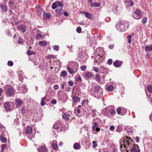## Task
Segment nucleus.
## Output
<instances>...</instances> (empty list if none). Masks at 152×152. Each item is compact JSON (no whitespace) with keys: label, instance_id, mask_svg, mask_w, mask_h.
<instances>
[{"label":"nucleus","instance_id":"1","mask_svg":"<svg viewBox=\"0 0 152 152\" xmlns=\"http://www.w3.org/2000/svg\"><path fill=\"white\" fill-rule=\"evenodd\" d=\"M116 28L118 30L123 31L127 28V26L125 24L124 22H118L116 26Z\"/></svg>","mask_w":152,"mask_h":152},{"label":"nucleus","instance_id":"2","mask_svg":"<svg viewBox=\"0 0 152 152\" xmlns=\"http://www.w3.org/2000/svg\"><path fill=\"white\" fill-rule=\"evenodd\" d=\"M123 140L124 142V144L121 145V148H122L124 147L125 148V150L126 151V152H128V149L127 148V146L128 147L130 148V146L132 144L130 143L129 141L127 140H126L124 139Z\"/></svg>","mask_w":152,"mask_h":152},{"label":"nucleus","instance_id":"3","mask_svg":"<svg viewBox=\"0 0 152 152\" xmlns=\"http://www.w3.org/2000/svg\"><path fill=\"white\" fill-rule=\"evenodd\" d=\"M72 113L71 112L63 113L62 114L63 118L66 120H68L69 117L71 116Z\"/></svg>","mask_w":152,"mask_h":152},{"label":"nucleus","instance_id":"4","mask_svg":"<svg viewBox=\"0 0 152 152\" xmlns=\"http://www.w3.org/2000/svg\"><path fill=\"white\" fill-rule=\"evenodd\" d=\"M138 147L137 146H136L132 144L129 148V150L131 152H139V150L138 149Z\"/></svg>","mask_w":152,"mask_h":152},{"label":"nucleus","instance_id":"5","mask_svg":"<svg viewBox=\"0 0 152 152\" xmlns=\"http://www.w3.org/2000/svg\"><path fill=\"white\" fill-rule=\"evenodd\" d=\"M116 111L118 114H121V115H124L126 113V110L125 109L122 108V109L120 107H119L117 109Z\"/></svg>","mask_w":152,"mask_h":152},{"label":"nucleus","instance_id":"6","mask_svg":"<svg viewBox=\"0 0 152 152\" xmlns=\"http://www.w3.org/2000/svg\"><path fill=\"white\" fill-rule=\"evenodd\" d=\"M133 17L134 18L137 19H139L142 18L141 12L139 10H137L135 11Z\"/></svg>","mask_w":152,"mask_h":152},{"label":"nucleus","instance_id":"7","mask_svg":"<svg viewBox=\"0 0 152 152\" xmlns=\"http://www.w3.org/2000/svg\"><path fill=\"white\" fill-rule=\"evenodd\" d=\"M92 91L93 92L95 93H101L102 90L101 89L100 87L99 86H94V87L92 88ZM98 96V94L97 95Z\"/></svg>","mask_w":152,"mask_h":152},{"label":"nucleus","instance_id":"8","mask_svg":"<svg viewBox=\"0 0 152 152\" xmlns=\"http://www.w3.org/2000/svg\"><path fill=\"white\" fill-rule=\"evenodd\" d=\"M17 28L18 31H20L23 32H24L26 30V26L23 24L18 26Z\"/></svg>","mask_w":152,"mask_h":152},{"label":"nucleus","instance_id":"9","mask_svg":"<svg viewBox=\"0 0 152 152\" xmlns=\"http://www.w3.org/2000/svg\"><path fill=\"white\" fill-rule=\"evenodd\" d=\"M55 11L57 13V16H59L63 14L64 11L61 8H58L55 10Z\"/></svg>","mask_w":152,"mask_h":152},{"label":"nucleus","instance_id":"10","mask_svg":"<svg viewBox=\"0 0 152 152\" xmlns=\"http://www.w3.org/2000/svg\"><path fill=\"white\" fill-rule=\"evenodd\" d=\"M92 132L93 134H96V131L99 132L100 130V129L97 126H93L92 128Z\"/></svg>","mask_w":152,"mask_h":152},{"label":"nucleus","instance_id":"11","mask_svg":"<svg viewBox=\"0 0 152 152\" xmlns=\"http://www.w3.org/2000/svg\"><path fill=\"white\" fill-rule=\"evenodd\" d=\"M7 94L9 96H12L15 95V92L12 88H9L7 91Z\"/></svg>","mask_w":152,"mask_h":152},{"label":"nucleus","instance_id":"12","mask_svg":"<svg viewBox=\"0 0 152 152\" xmlns=\"http://www.w3.org/2000/svg\"><path fill=\"white\" fill-rule=\"evenodd\" d=\"M122 64V62L121 61L117 60L113 63V64L116 67H120Z\"/></svg>","mask_w":152,"mask_h":152},{"label":"nucleus","instance_id":"13","mask_svg":"<svg viewBox=\"0 0 152 152\" xmlns=\"http://www.w3.org/2000/svg\"><path fill=\"white\" fill-rule=\"evenodd\" d=\"M4 108L7 111H10L11 110L10 107V104L8 102L4 104Z\"/></svg>","mask_w":152,"mask_h":152},{"label":"nucleus","instance_id":"14","mask_svg":"<svg viewBox=\"0 0 152 152\" xmlns=\"http://www.w3.org/2000/svg\"><path fill=\"white\" fill-rule=\"evenodd\" d=\"M47 151L46 148L44 146H41L38 150L39 152H46Z\"/></svg>","mask_w":152,"mask_h":152},{"label":"nucleus","instance_id":"15","mask_svg":"<svg viewBox=\"0 0 152 152\" xmlns=\"http://www.w3.org/2000/svg\"><path fill=\"white\" fill-rule=\"evenodd\" d=\"M26 132L27 134H30L32 131V128L30 126H27L26 129Z\"/></svg>","mask_w":152,"mask_h":152},{"label":"nucleus","instance_id":"16","mask_svg":"<svg viewBox=\"0 0 152 152\" xmlns=\"http://www.w3.org/2000/svg\"><path fill=\"white\" fill-rule=\"evenodd\" d=\"M37 11L39 15H40L42 13V9L40 6H37L36 7Z\"/></svg>","mask_w":152,"mask_h":152},{"label":"nucleus","instance_id":"17","mask_svg":"<svg viewBox=\"0 0 152 152\" xmlns=\"http://www.w3.org/2000/svg\"><path fill=\"white\" fill-rule=\"evenodd\" d=\"M73 147L75 149H79L80 148L81 146L79 143H76L74 144Z\"/></svg>","mask_w":152,"mask_h":152},{"label":"nucleus","instance_id":"18","mask_svg":"<svg viewBox=\"0 0 152 152\" xmlns=\"http://www.w3.org/2000/svg\"><path fill=\"white\" fill-rule=\"evenodd\" d=\"M51 17V15L49 13H46L45 12H44L43 18L44 19L46 20L47 19H49Z\"/></svg>","mask_w":152,"mask_h":152},{"label":"nucleus","instance_id":"19","mask_svg":"<svg viewBox=\"0 0 152 152\" xmlns=\"http://www.w3.org/2000/svg\"><path fill=\"white\" fill-rule=\"evenodd\" d=\"M106 89L108 91H111L113 90L114 87L111 85H109L106 87Z\"/></svg>","mask_w":152,"mask_h":152},{"label":"nucleus","instance_id":"20","mask_svg":"<svg viewBox=\"0 0 152 152\" xmlns=\"http://www.w3.org/2000/svg\"><path fill=\"white\" fill-rule=\"evenodd\" d=\"M83 13L86 16V17L89 18H91V14L88 12H86L85 11H83L81 12Z\"/></svg>","mask_w":152,"mask_h":152},{"label":"nucleus","instance_id":"21","mask_svg":"<svg viewBox=\"0 0 152 152\" xmlns=\"http://www.w3.org/2000/svg\"><path fill=\"white\" fill-rule=\"evenodd\" d=\"M72 98L74 102H78L80 100V99L79 98L76 96H73Z\"/></svg>","mask_w":152,"mask_h":152},{"label":"nucleus","instance_id":"22","mask_svg":"<svg viewBox=\"0 0 152 152\" xmlns=\"http://www.w3.org/2000/svg\"><path fill=\"white\" fill-rule=\"evenodd\" d=\"M43 37V36L41 34L38 33L36 34V39L37 40H41Z\"/></svg>","mask_w":152,"mask_h":152},{"label":"nucleus","instance_id":"23","mask_svg":"<svg viewBox=\"0 0 152 152\" xmlns=\"http://www.w3.org/2000/svg\"><path fill=\"white\" fill-rule=\"evenodd\" d=\"M22 101L19 99H16L15 100V104L16 105L19 106L22 103Z\"/></svg>","mask_w":152,"mask_h":152},{"label":"nucleus","instance_id":"24","mask_svg":"<svg viewBox=\"0 0 152 152\" xmlns=\"http://www.w3.org/2000/svg\"><path fill=\"white\" fill-rule=\"evenodd\" d=\"M1 140L3 143L6 142L7 139L4 136L1 135L0 136Z\"/></svg>","mask_w":152,"mask_h":152},{"label":"nucleus","instance_id":"25","mask_svg":"<svg viewBox=\"0 0 152 152\" xmlns=\"http://www.w3.org/2000/svg\"><path fill=\"white\" fill-rule=\"evenodd\" d=\"M47 43L46 41H41L39 43V45H40L46 46Z\"/></svg>","mask_w":152,"mask_h":152},{"label":"nucleus","instance_id":"26","mask_svg":"<svg viewBox=\"0 0 152 152\" xmlns=\"http://www.w3.org/2000/svg\"><path fill=\"white\" fill-rule=\"evenodd\" d=\"M75 80L77 81H81L82 79L81 77L79 75H76L75 77Z\"/></svg>","mask_w":152,"mask_h":152},{"label":"nucleus","instance_id":"27","mask_svg":"<svg viewBox=\"0 0 152 152\" xmlns=\"http://www.w3.org/2000/svg\"><path fill=\"white\" fill-rule=\"evenodd\" d=\"M60 127V125L58 123H55L54 125L53 128L55 129H58Z\"/></svg>","mask_w":152,"mask_h":152},{"label":"nucleus","instance_id":"28","mask_svg":"<svg viewBox=\"0 0 152 152\" xmlns=\"http://www.w3.org/2000/svg\"><path fill=\"white\" fill-rule=\"evenodd\" d=\"M100 5L99 4L94 2L91 3V6L92 7H99Z\"/></svg>","mask_w":152,"mask_h":152},{"label":"nucleus","instance_id":"29","mask_svg":"<svg viewBox=\"0 0 152 152\" xmlns=\"http://www.w3.org/2000/svg\"><path fill=\"white\" fill-rule=\"evenodd\" d=\"M56 1L53 3L52 5V8L53 9H55L57 7V5Z\"/></svg>","mask_w":152,"mask_h":152},{"label":"nucleus","instance_id":"30","mask_svg":"<svg viewBox=\"0 0 152 152\" xmlns=\"http://www.w3.org/2000/svg\"><path fill=\"white\" fill-rule=\"evenodd\" d=\"M0 7H1L2 11H5L7 9V7L5 5L0 4Z\"/></svg>","mask_w":152,"mask_h":152},{"label":"nucleus","instance_id":"31","mask_svg":"<svg viewBox=\"0 0 152 152\" xmlns=\"http://www.w3.org/2000/svg\"><path fill=\"white\" fill-rule=\"evenodd\" d=\"M46 99L45 97H43L41 101V106H43L45 105V102H44V100Z\"/></svg>","mask_w":152,"mask_h":152},{"label":"nucleus","instance_id":"32","mask_svg":"<svg viewBox=\"0 0 152 152\" xmlns=\"http://www.w3.org/2000/svg\"><path fill=\"white\" fill-rule=\"evenodd\" d=\"M56 2L57 6H58L61 7H63V4L62 1H56Z\"/></svg>","mask_w":152,"mask_h":152},{"label":"nucleus","instance_id":"33","mask_svg":"<svg viewBox=\"0 0 152 152\" xmlns=\"http://www.w3.org/2000/svg\"><path fill=\"white\" fill-rule=\"evenodd\" d=\"M52 148L55 150H56L58 148L57 145L55 143H53L52 145Z\"/></svg>","mask_w":152,"mask_h":152},{"label":"nucleus","instance_id":"34","mask_svg":"<svg viewBox=\"0 0 152 152\" xmlns=\"http://www.w3.org/2000/svg\"><path fill=\"white\" fill-rule=\"evenodd\" d=\"M67 70L69 72L70 74H74V71H73L72 69V68L70 67H68L67 68Z\"/></svg>","mask_w":152,"mask_h":152},{"label":"nucleus","instance_id":"35","mask_svg":"<svg viewBox=\"0 0 152 152\" xmlns=\"http://www.w3.org/2000/svg\"><path fill=\"white\" fill-rule=\"evenodd\" d=\"M147 90L149 92L151 93L152 92V86L150 85L148 86Z\"/></svg>","mask_w":152,"mask_h":152},{"label":"nucleus","instance_id":"36","mask_svg":"<svg viewBox=\"0 0 152 152\" xmlns=\"http://www.w3.org/2000/svg\"><path fill=\"white\" fill-rule=\"evenodd\" d=\"M95 79L99 83L101 82L100 77H99L98 75H96Z\"/></svg>","mask_w":152,"mask_h":152},{"label":"nucleus","instance_id":"37","mask_svg":"<svg viewBox=\"0 0 152 152\" xmlns=\"http://www.w3.org/2000/svg\"><path fill=\"white\" fill-rule=\"evenodd\" d=\"M27 53L28 55H31L32 54H34V55L35 54V53L34 52H33L32 51L28 50L27 52Z\"/></svg>","mask_w":152,"mask_h":152},{"label":"nucleus","instance_id":"38","mask_svg":"<svg viewBox=\"0 0 152 152\" xmlns=\"http://www.w3.org/2000/svg\"><path fill=\"white\" fill-rule=\"evenodd\" d=\"M93 74L91 72H87L86 75V76L88 77H90L92 76Z\"/></svg>","mask_w":152,"mask_h":152},{"label":"nucleus","instance_id":"39","mask_svg":"<svg viewBox=\"0 0 152 152\" xmlns=\"http://www.w3.org/2000/svg\"><path fill=\"white\" fill-rule=\"evenodd\" d=\"M21 90L23 93H25L27 91V89L25 86H22Z\"/></svg>","mask_w":152,"mask_h":152},{"label":"nucleus","instance_id":"40","mask_svg":"<svg viewBox=\"0 0 152 152\" xmlns=\"http://www.w3.org/2000/svg\"><path fill=\"white\" fill-rule=\"evenodd\" d=\"M61 76L63 77H65L66 76V71H63L61 72Z\"/></svg>","mask_w":152,"mask_h":152},{"label":"nucleus","instance_id":"41","mask_svg":"<svg viewBox=\"0 0 152 152\" xmlns=\"http://www.w3.org/2000/svg\"><path fill=\"white\" fill-rule=\"evenodd\" d=\"M72 68L73 71H74V73H75L77 72L78 69V67L76 66L75 68L72 67Z\"/></svg>","mask_w":152,"mask_h":152},{"label":"nucleus","instance_id":"42","mask_svg":"<svg viewBox=\"0 0 152 152\" xmlns=\"http://www.w3.org/2000/svg\"><path fill=\"white\" fill-rule=\"evenodd\" d=\"M127 38H128V40L129 43H130L131 42V36L130 35H128L127 36Z\"/></svg>","mask_w":152,"mask_h":152},{"label":"nucleus","instance_id":"43","mask_svg":"<svg viewBox=\"0 0 152 152\" xmlns=\"http://www.w3.org/2000/svg\"><path fill=\"white\" fill-rule=\"evenodd\" d=\"M18 42L21 43H23L24 42V39H23L21 37H19L18 38Z\"/></svg>","mask_w":152,"mask_h":152},{"label":"nucleus","instance_id":"44","mask_svg":"<svg viewBox=\"0 0 152 152\" xmlns=\"http://www.w3.org/2000/svg\"><path fill=\"white\" fill-rule=\"evenodd\" d=\"M81 70L82 71L85 70L86 69V66H83L80 67Z\"/></svg>","mask_w":152,"mask_h":152},{"label":"nucleus","instance_id":"45","mask_svg":"<svg viewBox=\"0 0 152 152\" xmlns=\"http://www.w3.org/2000/svg\"><path fill=\"white\" fill-rule=\"evenodd\" d=\"M93 147L94 148H95L97 146V144L96 141H94L92 142Z\"/></svg>","mask_w":152,"mask_h":152},{"label":"nucleus","instance_id":"46","mask_svg":"<svg viewBox=\"0 0 152 152\" xmlns=\"http://www.w3.org/2000/svg\"><path fill=\"white\" fill-rule=\"evenodd\" d=\"M81 28L80 27H78L76 29V31L78 33H80L81 31Z\"/></svg>","mask_w":152,"mask_h":152},{"label":"nucleus","instance_id":"47","mask_svg":"<svg viewBox=\"0 0 152 152\" xmlns=\"http://www.w3.org/2000/svg\"><path fill=\"white\" fill-rule=\"evenodd\" d=\"M109 112L110 114L112 115H115L116 113L115 111L113 110H110L109 111Z\"/></svg>","mask_w":152,"mask_h":152},{"label":"nucleus","instance_id":"48","mask_svg":"<svg viewBox=\"0 0 152 152\" xmlns=\"http://www.w3.org/2000/svg\"><path fill=\"white\" fill-rule=\"evenodd\" d=\"M8 65L10 66H12L13 65V63L12 61H9L7 63Z\"/></svg>","mask_w":152,"mask_h":152},{"label":"nucleus","instance_id":"49","mask_svg":"<svg viewBox=\"0 0 152 152\" xmlns=\"http://www.w3.org/2000/svg\"><path fill=\"white\" fill-rule=\"evenodd\" d=\"M147 21V18H144L142 20V22L143 23H145Z\"/></svg>","mask_w":152,"mask_h":152},{"label":"nucleus","instance_id":"50","mask_svg":"<svg viewBox=\"0 0 152 152\" xmlns=\"http://www.w3.org/2000/svg\"><path fill=\"white\" fill-rule=\"evenodd\" d=\"M112 60L111 59H110L108 60L107 63L109 65H111L112 64Z\"/></svg>","mask_w":152,"mask_h":152},{"label":"nucleus","instance_id":"51","mask_svg":"<svg viewBox=\"0 0 152 152\" xmlns=\"http://www.w3.org/2000/svg\"><path fill=\"white\" fill-rule=\"evenodd\" d=\"M145 50L146 51L151 50L150 46H147L145 47Z\"/></svg>","mask_w":152,"mask_h":152},{"label":"nucleus","instance_id":"52","mask_svg":"<svg viewBox=\"0 0 152 152\" xmlns=\"http://www.w3.org/2000/svg\"><path fill=\"white\" fill-rule=\"evenodd\" d=\"M54 49L56 51H58L59 50V47L58 46L55 45L54 47Z\"/></svg>","mask_w":152,"mask_h":152},{"label":"nucleus","instance_id":"53","mask_svg":"<svg viewBox=\"0 0 152 152\" xmlns=\"http://www.w3.org/2000/svg\"><path fill=\"white\" fill-rule=\"evenodd\" d=\"M53 88L55 90H57L59 88L58 85H56L53 86Z\"/></svg>","mask_w":152,"mask_h":152},{"label":"nucleus","instance_id":"54","mask_svg":"<svg viewBox=\"0 0 152 152\" xmlns=\"http://www.w3.org/2000/svg\"><path fill=\"white\" fill-rule=\"evenodd\" d=\"M69 84L70 86H72L73 85V82L72 81H69Z\"/></svg>","mask_w":152,"mask_h":152},{"label":"nucleus","instance_id":"55","mask_svg":"<svg viewBox=\"0 0 152 152\" xmlns=\"http://www.w3.org/2000/svg\"><path fill=\"white\" fill-rule=\"evenodd\" d=\"M6 144H3L1 146V151H4V149L6 148Z\"/></svg>","mask_w":152,"mask_h":152},{"label":"nucleus","instance_id":"56","mask_svg":"<svg viewBox=\"0 0 152 152\" xmlns=\"http://www.w3.org/2000/svg\"><path fill=\"white\" fill-rule=\"evenodd\" d=\"M56 99H53L51 101V103L53 104H56Z\"/></svg>","mask_w":152,"mask_h":152},{"label":"nucleus","instance_id":"57","mask_svg":"<svg viewBox=\"0 0 152 152\" xmlns=\"http://www.w3.org/2000/svg\"><path fill=\"white\" fill-rule=\"evenodd\" d=\"M94 70L95 72H98V71L99 70V68L96 67H94Z\"/></svg>","mask_w":152,"mask_h":152},{"label":"nucleus","instance_id":"58","mask_svg":"<svg viewBox=\"0 0 152 152\" xmlns=\"http://www.w3.org/2000/svg\"><path fill=\"white\" fill-rule=\"evenodd\" d=\"M115 129V127L113 126H110V129L111 131H113Z\"/></svg>","mask_w":152,"mask_h":152},{"label":"nucleus","instance_id":"59","mask_svg":"<svg viewBox=\"0 0 152 152\" xmlns=\"http://www.w3.org/2000/svg\"><path fill=\"white\" fill-rule=\"evenodd\" d=\"M65 84V82H63L61 83V87L62 88V89H64V86Z\"/></svg>","mask_w":152,"mask_h":152},{"label":"nucleus","instance_id":"60","mask_svg":"<svg viewBox=\"0 0 152 152\" xmlns=\"http://www.w3.org/2000/svg\"><path fill=\"white\" fill-rule=\"evenodd\" d=\"M114 46L113 45H110L108 47L110 49H112L113 48Z\"/></svg>","mask_w":152,"mask_h":152},{"label":"nucleus","instance_id":"61","mask_svg":"<svg viewBox=\"0 0 152 152\" xmlns=\"http://www.w3.org/2000/svg\"><path fill=\"white\" fill-rule=\"evenodd\" d=\"M139 138L138 137H137L135 138L136 141V142H139Z\"/></svg>","mask_w":152,"mask_h":152},{"label":"nucleus","instance_id":"62","mask_svg":"<svg viewBox=\"0 0 152 152\" xmlns=\"http://www.w3.org/2000/svg\"><path fill=\"white\" fill-rule=\"evenodd\" d=\"M64 15L65 16L67 17V16H68V13H67V12H64Z\"/></svg>","mask_w":152,"mask_h":152},{"label":"nucleus","instance_id":"63","mask_svg":"<svg viewBox=\"0 0 152 152\" xmlns=\"http://www.w3.org/2000/svg\"><path fill=\"white\" fill-rule=\"evenodd\" d=\"M80 108H79V107H77V114L80 113Z\"/></svg>","mask_w":152,"mask_h":152},{"label":"nucleus","instance_id":"64","mask_svg":"<svg viewBox=\"0 0 152 152\" xmlns=\"http://www.w3.org/2000/svg\"><path fill=\"white\" fill-rule=\"evenodd\" d=\"M3 92V90L1 88H0V96H1V93Z\"/></svg>","mask_w":152,"mask_h":152}]
</instances>
